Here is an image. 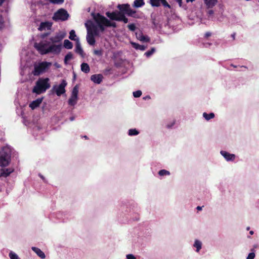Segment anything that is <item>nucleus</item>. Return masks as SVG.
I'll list each match as a JSON object with an SVG mask.
<instances>
[{
    "mask_svg": "<svg viewBox=\"0 0 259 259\" xmlns=\"http://www.w3.org/2000/svg\"><path fill=\"white\" fill-rule=\"evenodd\" d=\"M65 36V32H58L54 36L50 37L49 40H42L38 43L35 42L34 47L41 55L49 53L59 54L62 47L61 42Z\"/></svg>",
    "mask_w": 259,
    "mask_h": 259,
    "instance_id": "1",
    "label": "nucleus"
},
{
    "mask_svg": "<svg viewBox=\"0 0 259 259\" xmlns=\"http://www.w3.org/2000/svg\"><path fill=\"white\" fill-rule=\"evenodd\" d=\"M85 26L87 29V40L88 44L93 46L95 43L94 36H98L101 32L98 25L90 22V24L85 23Z\"/></svg>",
    "mask_w": 259,
    "mask_h": 259,
    "instance_id": "2",
    "label": "nucleus"
},
{
    "mask_svg": "<svg viewBox=\"0 0 259 259\" xmlns=\"http://www.w3.org/2000/svg\"><path fill=\"white\" fill-rule=\"evenodd\" d=\"M51 87L50 79L47 78H39L36 82L33 87L32 92L36 94L45 93Z\"/></svg>",
    "mask_w": 259,
    "mask_h": 259,
    "instance_id": "3",
    "label": "nucleus"
},
{
    "mask_svg": "<svg viewBox=\"0 0 259 259\" xmlns=\"http://www.w3.org/2000/svg\"><path fill=\"white\" fill-rule=\"evenodd\" d=\"M93 18L96 23L98 25L99 28L100 29L101 32H104L105 27H116V26L115 23L111 22L106 17L99 13L94 15Z\"/></svg>",
    "mask_w": 259,
    "mask_h": 259,
    "instance_id": "4",
    "label": "nucleus"
},
{
    "mask_svg": "<svg viewBox=\"0 0 259 259\" xmlns=\"http://www.w3.org/2000/svg\"><path fill=\"white\" fill-rule=\"evenodd\" d=\"M11 155V149L10 146H6L0 149V166H6L10 163Z\"/></svg>",
    "mask_w": 259,
    "mask_h": 259,
    "instance_id": "5",
    "label": "nucleus"
},
{
    "mask_svg": "<svg viewBox=\"0 0 259 259\" xmlns=\"http://www.w3.org/2000/svg\"><path fill=\"white\" fill-rule=\"evenodd\" d=\"M52 65L51 62L46 61L41 62L37 64H35L34 66V70L32 71V74L35 76H38L41 73H43L47 69H48Z\"/></svg>",
    "mask_w": 259,
    "mask_h": 259,
    "instance_id": "6",
    "label": "nucleus"
},
{
    "mask_svg": "<svg viewBox=\"0 0 259 259\" xmlns=\"http://www.w3.org/2000/svg\"><path fill=\"white\" fill-rule=\"evenodd\" d=\"M69 14L64 9H60L55 12L53 17V19L55 21H65L68 19Z\"/></svg>",
    "mask_w": 259,
    "mask_h": 259,
    "instance_id": "7",
    "label": "nucleus"
},
{
    "mask_svg": "<svg viewBox=\"0 0 259 259\" xmlns=\"http://www.w3.org/2000/svg\"><path fill=\"white\" fill-rule=\"evenodd\" d=\"M117 8L124 14H126L128 16L136 17V12L135 10L131 8L129 4L118 5Z\"/></svg>",
    "mask_w": 259,
    "mask_h": 259,
    "instance_id": "8",
    "label": "nucleus"
},
{
    "mask_svg": "<svg viewBox=\"0 0 259 259\" xmlns=\"http://www.w3.org/2000/svg\"><path fill=\"white\" fill-rule=\"evenodd\" d=\"M67 83L65 80L63 79L60 84L59 85H55L53 87L52 90L55 92L58 96L65 93V87Z\"/></svg>",
    "mask_w": 259,
    "mask_h": 259,
    "instance_id": "9",
    "label": "nucleus"
},
{
    "mask_svg": "<svg viewBox=\"0 0 259 259\" xmlns=\"http://www.w3.org/2000/svg\"><path fill=\"white\" fill-rule=\"evenodd\" d=\"M78 88L77 85H75L71 92L70 98L68 100V104L70 106H74L77 102L78 100Z\"/></svg>",
    "mask_w": 259,
    "mask_h": 259,
    "instance_id": "10",
    "label": "nucleus"
},
{
    "mask_svg": "<svg viewBox=\"0 0 259 259\" xmlns=\"http://www.w3.org/2000/svg\"><path fill=\"white\" fill-rule=\"evenodd\" d=\"M220 154L227 162H233L236 157L234 154L230 153L225 150H221Z\"/></svg>",
    "mask_w": 259,
    "mask_h": 259,
    "instance_id": "11",
    "label": "nucleus"
},
{
    "mask_svg": "<svg viewBox=\"0 0 259 259\" xmlns=\"http://www.w3.org/2000/svg\"><path fill=\"white\" fill-rule=\"evenodd\" d=\"M52 22L50 21L42 22L40 23L38 29L40 31L50 30L52 27Z\"/></svg>",
    "mask_w": 259,
    "mask_h": 259,
    "instance_id": "12",
    "label": "nucleus"
},
{
    "mask_svg": "<svg viewBox=\"0 0 259 259\" xmlns=\"http://www.w3.org/2000/svg\"><path fill=\"white\" fill-rule=\"evenodd\" d=\"M150 3L152 6L158 7L161 4L164 7L170 8V6L166 0H150Z\"/></svg>",
    "mask_w": 259,
    "mask_h": 259,
    "instance_id": "13",
    "label": "nucleus"
},
{
    "mask_svg": "<svg viewBox=\"0 0 259 259\" xmlns=\"http://www.w3.org/2000/svg\"><path fill=\"white\" fill-rule=\"evenodd\" d=\"M121 11H114L112 13L107 12L106 13V16L111 20L118 21L119 17L120 15Z\"/></svg>",
    "mask_w": 259,
    "mask_h": 259,
    "instance_id": "14",
    "label": "nucleus"
},
{
    "mask_svg": "<svg viewBox=\"0 0 259 259\" xmlns=\"http://www.w3.org/2000/svg\"><path fill=\"white\" fill-rule=\"evenodd\" d=\"M136 38L142 42H149L150 38L147 35H144L141 31L136 32Z\"/></svg>",
    "mask_w": 259,
    "mask_h": 259,
    "instance_id": "15",
    "label": "nucleus"
},
{
    "mask_svg": "<svg viewBox=\"0 0 259 259\" xmlns=\"http://www.w3.org/2000/svg\"><path fill=\"white\" fill-rule=\"evenodd\" d=\"M75 52L76 53L79 54L81 56H83V51L82 49L81 44L79 41V39L76 38L75 40Z\"/></svg>",
    "mask_w": 259,
    "mask_h": 259,
    "instance_id": "16",
    "label": "nucleus"
},
{
    "mask_svg": "<svg viewBox=\"0 0 259 259\" xmlns=\"http://www.w3.org/2000/svg\"><path fill=\"white\" fill-rule=\"evenodd\" d=\"M91 79L94 83L100 84L103 79V76L102 74H94L91 76Z\"/></svg>",
    "mask_w": 259,
    "mask_h": 259,
    "instance_id": "17",
    "label": "nucleus"
},
{
    "mask_svg": "<svg viewBox=\"0 0 259 259\" xmlns=\"http://www.w3.org/2000/svg\"><path fill=\"white\" fill-rule=\"evenodd\" d=\"M193 247L195 248L196 252H199L202 248V243L200 240L195 239L193 244Z\"/></svg>",
    "mask_w": 259,
    "mask_h": 259,
    "instance_id": "18",
    "label": "nucleus"
},
{
    "mask_svg": "<svg viewBox=\"0 0 259 259\" xmlns=\"http://www.w3.org/2000/svg\"><path fill=\"white\" fill-rule=\"evenodd\" d=\"M31 249L41 259H44L46 257L45 253L41 251L39 248L36 247H32Z\"/></svg>",
    "mask_w": 259,
    "mask_h": 259,
    "instance_id": "19",
    "label": "nucleus"
},
{
    "mask_svg": "<svg viewBox=\"0 0 259 259\" xmlns=\"http://www.w3.org/2000/svg\"><path fill=\"white\" fill-rule=\"evenodd\" d=\"M42 98H38L36 100L32 101L30 104L29 107L32 109H34L40 104L42 102Z\"/></svg>",
    "mask_w": 259,
    "mask_h": 259,
    "instance_id": "20",
    "label": "nucleus"
},
{
    "mask_svg": "<svg viewBox=\"0 0 259 259\" xmlns=\"http://www.w3.org/2000/svg\"><path fill=\"white\" fill-rule=\"evenodd\" d=\"M131 44L134 48L137 50L144 51L147 48V46L141 45L133 41H131Z\"/></svg>",
    "mask_w": 259,
    "mask_h": 259,
    "instance_id": "21",
    "label": "nucleus"
},
{
    "mask_svg": "<svg viewBox=\"0 0 259 259\" xmlns=\"http://www.w3.org/2000/svg\"><path fill=\"white\" fill-rule=\"evenodd\" d=\"M14 169L11 168L2 169L1 176L4 177H7L9 176L11 173H12Z\"/></svg>",
    "mask_w": 259,
    "mask_h": 259,
    "instance_id": "22",
    "label": "nucleus"
},
{
    "mask_svg": "<svg viewBox=\"0 0 259 259\" xmlns=\"http://www.w3.org/2000/svg\"><path fill=\"white\" fill-rule=\"evenodd\" d=\"M204 3L208 8H212L217 3V0H204Z\"/></svg>",
    "mask_w": 259,
    "mask_h": 259,
    "instance_id": "23",
    "label": "nucleus"
},
{
    "mask_svg": "<svg viewBox=\"0 0 259 259\" xmlns=\"http://www.w3.org/2000/svg\"><path fill=\"white\" fill-rule=\"evenodd\" d=\"M145 5L144 0H135L134 2L133 7L135 8H140Z\"/></svg>",
    "mask_w": 259,
    "mask_h": 259,
    "instance_id": "24",
    "label": "nucleus"
},
{
    "mask_svg": "<svg viewBox=\"0 0 259 259\" xmlns=\"http://www.w3.org/2000/svg\"><path fill=\"white\" fill-rule=\"evenodd\" d=\"M81 70L85 73H89L90 70L89 65L86 63H82L81 64Z\"/></svg>",
    "mask_w": 259,
    "mask_h": 259,
    "instance_id": "25",
    "label": "nucleus"
},
{
    "mask_svg": "<svg viewBox=\"0 0 259 259\" xmlns=\"http://www.w3.org/2000/svg\"><path fill=\"white\" fill-rule=\"evenodd\" d=\"M202 116L206 120L208 121L214 117V114L213 113H210L208 114L206 112H204Z\"/></svg>",
    "mask_w": 259,
    "mask_h": 259,
    "instance_id": "26",
    "label": "nucleus"
},
{
    "mask_svg": "<svg viewBox=\"0 0 259 259\" xmlns=\"http://www.w3.org/2000/svg\"><path fill=\"white\" fill-rule=\"evenodd\" d=\"M64 47L67 49H71L73 47L72 43L68 39H65L64 41Z\"/></svg>",
    "mask_w": 259,
    "mask_h": 259,
    "instance_id": "27",
    "label": "nucleus"
},
{
    "mask_svg": "<svg viewBox=\"0 0 259 259\" xmlns=\"http://www.w3.org/2000/svg\"><path fill=\"white\" fill-rule=\"evenodd\" d=\"M139 134V132L136 128H131L128 131V135L130 136H137Z\"/></svg>",
    "mask_w": 259,
    "mask_h": 259,
    "instance_id": "28",
    "label": "nucleus"
},
{
    "mask_svg": "<svg viewBox=\"0 0 259 259\" xmlns=\"http://www.w3.org/2000/svg\"><path fill=\"white\" fill-rule=\"evenodd\" d=\"M118 21H123L124 23L128 22V19L126 18L124 14L121 12Z\"/></svg>",
    "mask_w": 259,
    "mask_h": 259,
    "instance_id": "29",
    "label": "nucleus"
},
{
    "mask_svg": "<svg viewBox=\"0 0 259 259\" xmlns=\"http://www.w3.org/2000/svg\"><path fill=\"white\" fill-rule=\"evenodd\" d=\"M73 58V54L69 52L66 54L64 58V63L65 64H67L68 61Z\"/></svg>",
    "mask_w": 259,
    "mask_h": 259,
    "instance_id": "30",
    "label": "nucleus"
},
{
    "mask_svg": "<svg viewBox=\"0 0 259 259\" xmlns=\"http://www.w3.org/2000/svg\"><path fill=\"white\" fill-rule=\"evenodd\" d=\"M158 175L160 176L163 177V176H169L170 175V173L169 171L166 170V169H161L160 170L158 171Z\"/></svg>",
    "mask_w": 259,
    "mask_h": 259,
    "instance_id": "31",
    "label": "nucleus"
},
{
    "mask_svg": "<svg viewBox=\"0 0 259 259\" xmlns=\"http://www.w3.org/2000/svg\"><path fill=\"white\" fill-rule=\"evenodd\" d=\"M155 49L154 48H152L150 51L145 52L144 55L146 57L149 58L151 57L154 54V53H155Z\"/></svg>",
    "mask_w": 259,
    "mask_h": 259,
    "instance_id": "32",
    "label": "nucleus"
},
{
    "mask_svg": "<svg viewBox=\"0 0 259 259\" xmlns=\"http://www.w3.org/2000/svg\"><path fill=\"white\" fill-rule=\"evenodd\" d=\"M9 256L10 259H20L19 256L13 251L9 252Z\"/></svg>",
    "mask_w": 259,
    "mask_h": 259,
    "instance_id": "33",
    "label": "nucleus"
},
{
    "mask_svg": "<svg viewBox=\"0 0 259 259\" xmlns=\"http://www.w3.org/2000/svg\"><path fill=\"white\" fill-rule=\"evenodd\" d=\"M76 37V34H75V32L74 30H71L70 31V33H69V38L71 39V40H74L75 41L76 39L75 37Z\"/></svg>",
    "mask_w": 259,
    "mask_h": 259,
    "instance_id": "34",
    "label": "nucleus"
},
{
    "mask_svg": "<svg viewBox=\"0 0 259 259\" xmlns=\"http://www.w3.org/2000/svg\"><path fill=\"white\" fill-rule=\"evenodd\" d=\"M133 94L135 98H139L142 95V92L140 90H138L134 92Z\"/></svg>",
    "mask_w": 259,
    "mask_h": 259,
    "instance_id": "35",
    "label": "nucleus"
},
{
    "mask_svg": "<svg viewBox=\"0 0 259 259\" xmlns=\"http://www.w3.org/2000/svg\"><path fill=\"white\" fill-rule=\"evenodd\" d=\"M94 54L98 56H101L103 55V51L102 50H95Z\"/></svg>",
    "mask_w": 259,
    "mask_h": 259,
    "instance_id": "36",
    "label": "nucleus"
},
{
    "mask_svg": "<svg viewBox=\"0 0 259 259\" xmlns=\"http://www.w3.org/2000/svg\"><path fill=\"white\" fill-rule=\"evenodd\" d=\"M175 124V121L172 120L170 122L167 123L166 125V127L167 128H171Z\"/></svg>",
    "mask_w": 259,
    "mask_h": 259,
    "instance_id": "37",
    "label": "nucleus"
},
{
    "mask_svg": "<svg viewBox=\"0 0 259 259\" xmlns=\"http://www.w3.org/2000/svg\"><path fill=\"white\" fill-rule=\"evenodd\" d=\"M127 27L128 29L132 31H134L136 28L135 25L133 23L128 24Z\"/></svg>",
    "mask_w": 259,
    "mask_h": 259,
    "instance_id": "38",
    "label": "nucleus"
},
{
    "mask_svg": "<svg viewBox=\"0 0 259 259\" xmlns=\"http://www.w3.org/2000/svg\"><path fill=\"white\" fill-rule=\"evenodd\" d=\"M50 2L55 4H62L64 2V0H50Z\"/></svg>",
    "mask_w": 259,
    "mask_h": 259,
    "instance_id": "39",
    "label": "nucleus"
},
{
    "mask_svg": "<svg viewBox=\"0 0 259 259\" xmlns=\"http://www.w3.org/2000/svg\"><path fill=\"white\" fill-rule=\"evenodd\" d=\"M214 14V11L212 10H209L207 12V14L209 19H210Z\"/></svg>",
    "mask_w": 259,
    "mask_h": 259,
    "instance_id": "40",
    "label": "nucleus"
},
{
    "mask_svg": "<svg viewBox=\"0 0 259 259\" xmlns=\"http://www.w3.org/2000/svg\"><path fill=\"white\" fill-rule=\"evenodd\" d=\"M255 257V254L253 252L249 253L246 259H253Z\"/></svg>",
    "mask_w": 259,
    "mask_h": 259,
    "instance_id": "41",
    "label": "nucleus"
},
{
    "mask_svg": "<svg viewBox=\"0 0 259 259\" xmlns=\"http://www.w3.org/2000/svg\"><path fill=\"white\" fill-rule=\"evenodd\" d=\"M4 27V20L2 16L0 15V29Z\"/></svg>",
    "mask_w": 259,
    "mask_h": 259,
    "instance_id": "42",
    "label": "nucleus"
},
{
    "mask_svg": "<svg viewBox=\"0 0 259 259\" xmlns=\"http://www.w3.org/2000/svg\"><path fill=\"white\" fill-rule=\"evenodd\" d=\"M126 257L127 259H136V257L132 254H127Z\"/></svg>",
    "mask_w": 259,
    "mask_h": 259,
    "instance_id": "43",
    "label": "nucleus"
},
{
    "mask_svg": "<svg viewBox=\"0 0 259 259\" xmlns=\"http://www.w3.org/2000/svg\"><path fill=\"white\" fill-rule=\"evenodd\" d=\"M211 32H206L205 34H204V36L205 37H208L209 36H210L211 35Z\"/></svg>",
    "mask_w": 259,
    "mask_h": 259,
    "instance_id": "44",
    "label": "nucleus"
},
{
    "mask_svg": "<svg viewBox=\"0 0 259 259\" xmlns=\"http://www.w3.org/2000/svg\"><path fill=\"white\" fill-rule=\"evenodd\" d=\"M49 34H50V32H48V33H46L42 34L41 35V37L44 38H45V37H46L47 36H48Z\"/></svg>",
    "mask_w": 259,
    "mask_h": 259,
    "instance_id": "45",
    "label": "nucleus"
},
{
    "mask_svg": "<svg viewBox=\"0 0 259 259\" xmlns=\"http://www.w3.org/2000/svg\"><path fill=\"white\" fill-rule=\"evenodd\" d=\"M235 36H236L235 33H233L231 35V37L232 38V39L233 40H234L235 39Z\"/></svg>",
    "mask_w": 259,
    "mask_h": 259,
    "instance_id": "46",
    "label": "nucleus"
},
{
    "mask_svg": "<svg viewBox=\"0 0 259 259\" xmlns=\"http://www.w3.org/2000/svg\"><path fill=\"white\" fill-rule=\"evenodd\" d=\"M54 66H55L56 67H57V68H60V65L58 63H55L54 64Z\"/></svg>",
    "mask_w": 259,
    "mask_h": 259,
    "instance_id": "47",
    "label": "nucleus"
},
{
    "mask_svg": "<svg viewBox=\"0 0 259 259\" xmlns=\"http://www.w3.org/2000/svg\"><path fill=\"white\" fill-rule=\"evenodd\" d=\"M74 119H75L74 116H71L70 117V120L71 121H73L74 120Z\"/></svg>",
    "mask_w": 259,
    "mask_h": 259,
    "instance_id": "48",
    "label": "nucleus"
},
{
    "mask_svg": "<svg viewBox=\"0 0 259 259\" xmlns=\"http://www.w3.org/2000/svg\"><path fill=\"white\" fill-rule=\"evenodd\" d=\"M195 0H186V2L187 3H189V2H191V3H192L193 2H194Z\"/></svg>",
    "mask_w": 259,
    "mask_h": 259,
    "instance_id": "49",
    "label": "nucleus"
},
{
    "mask_svg": "<svg viewBox=\"0 0 259 259\" xmlns=\"http://www.w3.org/2000/svg\"><path fill=\"white\" fill-rule=\"evenodd\" d=\"M196 208L198 210H201L202 209V207L198 206Z\"/></svg>",
    "mask_w": 259,
    "mask_h": 259,
    "instance_id": "50",
    "label": "nucleus"
},
{
    "mask_svg": "<svg viewBox=\"0 0 259 259\" xmlns=\"http://www.w3.org/2000/svg\"><path fill=\"white\" fill-rule=\"evenodd\" d=\"M5 0H0V6L2 5Z\"/></svg>",
    "mask_w": 259,
    "mask_h": 259,
    "instance_id": "51",
    "label": "nucleus"
},
{
    "mask_svg": "<svg viewBox=\"0 0 259 259\" xmlns=\"http://www.w3.org/2000/svg\"><path fill=\"white\" fill-rule=\"evenodd\" d=\"M178 3H179V5L180 7H181L182 6V0H181L180 2L179 1V2H178Z\"/></svg>",
    "mask_w": 259,
    "mask_h": 259,
    "instance_id": "52",
    "label": "nucleus"
},
{
    "mask_svg": "<svg viewBox=\"0 0 259 259\" xmlns=\"http://www.w3.org/2000/svg\"><path fill=\"white\" fill-rule=\"evenodd\" d=\"M240 67L241 68H246V69L248 68V67L246 66H240Z\"/></svg>",
    "mask_w": 259,
    "mask_h": 259,
    "instance_id": "53",
    "label": "nucleus"
},
{
    "mask_svg": "<svg viewBox=\"0 0 259 259\" xmlns=\"http://www.w3.org/2000/svg\"><path fill=\"white\" fill-rule=\"evenodd\" d=\"M253 233H254V232H253V231H250L249 232V234H250V235H253Z\"/></svg>",
    "mask_w": 259,
    "mask_h": 259,
    "instance_id": "54",
    "label": "nucleus"
},
{
    "mask_svg": "<svg viewBox=\"0 0 259 259\" xmlns=\"http://www.w3.org/2000/svg\"><path fill=\"white\" fill-rule=\"evenodd\" d=\"M231 66H232V67H233L234 68H236V67H237V66L234 65V64H231Z\"/></svg>",
    "mask_w": 259,
    "mask_h": 259,
    "instance_id": "55",
    "label": "nucleus"
},
{
    "mask_svg": "<svg viewBox=\"0 0 259 259\" xmlns=\"http://www.w3.org/2000/svg\"><path fill=\"white\" fill-rule=\"evenodd\" d=\"M39 177H40L42 180H44V179H44V177L42 175H39Z\"/></svg>",
    "mask_w": 259,
    "mask_h": 259,
    "instance_id": "56",
    "label": "nucleus"
},
{
    "mask_svg": "<svg viewBox=\"0 0 259 259\" xmlns=\"http://www.w3.org/2000/svg\"><path fill=\"white\" fill-rule=\"evenodd\" d=\"M34 6H35V5H31V9L32 10H33V7H34Z\"/></svg>",
    "mask_w": 259,
    "mask_h": 259,
    "instance_id": "57",
    "label": "nucleus"
},
{
    "mask_svg": "<svg viewBox=\"0 0 259 259\" xmlns=\"http://www.w3.org/2000/svg\"><path fill=\"white\" fill-rule=\"evenodd\" d=\"M150 97L149 96H147V97H146L145 98V99H150Z\"/></svg>",
    "mask_w": 259,
    "mask_h": 259,
    "instance_id": "58",
    "label": "nucleus"
},
{
    "mask_svg": "<svg viewBox=\"0 0 259 259\" xmlns=\"http://www.w3.org/2000/svg\"><path fill=\"white\" fill-rule=\"evenodd\" d=\"M249 229H250V227H247L246 228V230H249Z\"/></svg>",
    "mask_w": 259,
    "mask_h": 259,
    "instance_id": "59",
    "label": "nucleus"
},
{
    "mask_svg": "<svg viewBox=\"0 0 259 259\" xmlns=\"http://www.w3.org/2000/svg\"><path fill=\"white\" fill-rule=\"evenodd\" d=\"M83 137H84L85 139H88V137H87V136H84Z\"/></svg>",
    "mask_w": 259,
    "mask_h": 259,
    "instance_id": "60",
    "label": "nucleus"
},
{
    "mask_svg": "<svg viewBox=\"0 0 259 259\" xmlns=\"http://www.w3.org/2000/svg\"><path fill=\"white\" fill-rule=\"evenodd\" d=\"M197 16L199 18V17H201V15H197Z\"/></svg>",
    "mask_w": 259,
    "mask_h": 259,
    "instance_id": "61",
    "label": "nucleus"
},
{
    "mask_svg": "<svg viewBox=\"0 0 259 259\" xmlns=\"http://www.w3.org/2000/svg\"><path fill=\"white\" fill-rule=\"evenodd\" d=\"M178 3L179 2V1L180 2L181 0H176Z\"/></svg>",
    "mask_w": 259,
    "mask_h": 259,
    "instance_id": "62",
    "label": "nucleus"
}]
</instances>
